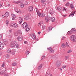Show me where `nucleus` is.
<instances>
[{
	"label": "nucleus",
	"mask_w": 76,
	"mask_h": 76,
	"mask_svg": "<svg viewBox=\"0 0 76 76\" xmlns=\"http://www.w3.org/2000/svg\"><path fill=\"white\" fill-rule=\"evenodd\" d=\"M22 28L23 29H26L25 31L26 32L29 31L30 30V28L29 27L28 25L26 23L24 22L22 25Z\"/></svg>",
	"instance_id": "1"
},
{
	"label": "nucleus",
	"mask_w": 76,
	"mask_h": 76,
	"mask_svg": "<svg viewBox=\"0 0 76 76\" xmlns=\"http://www.w3.org/2000/svg\"><path fill=\"white\" fill-rule=\"evenodd\" d=\"M6 68L5 70H4L0 72V74L1 76L3 75L4 76H8V73L6 72Z\"/></svg>",
	"instance_id": "2"
},
{
	"label": "nucleus",
	"mask_w": 76,
	"mask_h": 76,
	"mask_svg": "<svg viewBox=\"0 0 76 76\" xmlns=\"http://www.w3.org/2000/svg\"><path fill=\"white\" fill-rule=\"evenodd\" d=\"M70 39L73 42H76V38L75 36L74 35H72L70 37Z\"/></svg>",
	"instance_id": "3"
},
{
	"label": "nucleus",
	"mask_w": 76,
	"mask_h": 76,
	"mask_svg": "<svg viewBox=\"0 0 76 76\" xmlns=\"http://www.w3.org/2000/svg\"><path fill=\"white\" fill-rule=\"evenodd\" d=\"M72 33H76V30L75 28H72L70 31H69L68 32V34H72Z\"/></svg>",
	"instance_id": "4"
},
{
	"label": "nucleus",
	"mask_w": 76,
	"mask_h": 76,
	"mask_svg": "<svg viewBox=\"0 0 76 76\" xmlns=\"http://www.w3.org/2000/svg\"><path fill=\"white\" fill-rule=\"evenodd\" d=\"M56 66L58 67H60L61 66V62L60 61H57L56 63Z\"/></svg>",
	"instance_id": "5"
},
{
	"label": "nucleus",
	"mask_w": 76,
	"mask_h": 76,
	"mask_svg": "<svg viewBox=\"0 0 76 76\" xmlns=\"http://www.w3.org/2000/svg\"><path fill=\"white\" fill-rule=\"evenodd\" d=\"M11 25L12 27L14 28H18V25L15 23H11Z\"/></svg>",
	"instance_id": "6"
},
{
	"label": "nucleus",
	"mask_w": 76,
	"mask_h": 76,
	"mask_svg": "<svg viewBox=\"0 0 76 76\" xmlns=\"http://www.w3.org/2000/svg\"><path fill=\"white\" fill-rule=\"evenodd\" d=\"M18 40L19 41H22L23 40V37L22 36H19L18 37Z\"/></svg>",
	"instance_id": "7"
},
{
	"label": "nucleus",
	"mask_w": 76,
	"mask_h": 76,
	"mask_svg": "<svg viewBox=\"0 0 76 76\" xmlns=\"http://www.w3.org/2000/svg\"><path fill=\"white\" fill-rule=\"evenodd\" d=\"M45 19L47 22H48V21L49 20H50V16H48L45 17Z\"/></svg>",
	"instance_id": "8"
},
{
	"label": "nucleus",
	"mask_w": 76,
	"mask_h": 76,
	"mask_svg": "<svg viewBox=\"0 0 76 76\" xmlns=\"http://www.w3.org/2000/svg\"><path fill=\"white\" fill-rule=\"evenodd\" d=\"M28 9L29 12H31L33 10V7L31 6L29 7H28Z\"/></svg>",
	"instance_id": "9"
},
{
	"label": "nucleus",
	"mask_w": 76,
	"mask_h": 76,
	"mask_svg": "<svg viewBox=\"0 0 76 76\" xmlns=\"http://www.w3.org/2000/svg\"><path fill=\"white\" fill-rule=\"evenodd\" d=\"M31 36L32 38L33 39L35 40L36 39V36L33 33H32L31 34Z\"/></svg>",
	"instance_id": "10"
},
{
	"label": "nucleus",
	"mask_w": 76,
	"mask_h": 76,
	"mask_svg": "<svg viewBox=\"0 0 76 76\" xmlns=\"http://www.w3.org/2000/svg\"><path fill=\"white\" fill-rule=\"evenodd\" d=\"M50 20L51 22H55L56 21L55 18L53 17H50Z\"/></svg>",
	"instance_id": "11"
},
{
	"label": "nucleus",
	"mask_w": 76,
	"mask_h": 76,
	"mask_svg": "<svg viewBox=\"0 0 76 76\" xmlns=\"http://www.w3.org/2000/svg\"><path fill=\"white\" fill-rule=\"evenodd\" d=\"M15 52H16V50L13 49L11 51L10 53L11 54H12V55H14L15 54Z\"/></svg>",
	"instance_id": "12"
},
{
	"label": "nucleus",
	"mask_w": 76,
	"mask_h": 76,
	"mask_svg": "<svg viewBox=\"0 0 76 76\" xmlns=\"http://www.w3.org/2000/svg\"><path fill=\"white\" fill-rule=\"evenodd\" d=\"M4 47L3 44L1 42H0V50H2Z\"/></svg>",
	"instance_id": "13"
},
{
	"label": "nucleus",
	"mask_w": 76,
	"mask_h": 76,
	"mask_svg": "<svg viewBox=\"0 0 76 76\" xmlns=\"http://www.w3.org/2000/svg\"><path fill=\"white\" fill-rule=\"evenodd\" d=\"M14 3H15L16 4H19V3H21V1L20 0L16 1H13Z\"/></svg>",
	"instance_id": "14"
},
{
	"label": "nucleus",
	"mask_w": 76,
	"mask_h": 76,
	"mask_svg": "<svg viewBox=\"0 0 76 76\" xmlns=\"http://www.w3.org/2000/svg\"><path fill=\"white\" fill-rule=\"evenodd\" d=\"M57 8L58 9V10H59L60 12H62V8L61 7H57Z\"/></svg>",
	"instance_id": "15"
},
{
	"label": "nucleus",
	"mask_w": 76,
	"mask_h": 76,
	"mask_svg": "<svg viewBox=\"0 0 76 76\" xmlns=\"http://www.w3.org/2000/svg\"><path fill=\"white\" fill-rule=\"evenodd\" d=\"M54 10H51L50 11V13L52 15H53V14H54Z\"/></svg>",
	"instance_id": "16"
},
{
	"label": "nucleus",
	"mask_w": 76,
	"mask_h": 76,
	"mask_svg": "<svg viewBox=\"0 0 76 76\" xmlns=\"http://www.w3.org/2000/svg\"><path fill=\"white\" fill-rule=\"evenodd\" d=\"M52 29H53V28H52V27L49 26L48 29V32H50V30H52Z\"/></svg>",
	"instance_id": "17"
},
{
	"label": "nucleus",
	"mask_w": 76,
	"mask_h": 76,
	"mask_svg": "<svg viewBox=\"0 0 76 76\" xmlns=\"http://www.w3.org/2000/svg\"><path fill=\"white\" fill-rule=\"evenodd\" d=\"M42 67V64L40 65L38 67V70H41Z\"/></svg>",
	"instance_id": "18"
},
{
	"label": "nucleus",
	"mask_w": 76,
	"mask_h": 76,
	"mask_svg": "<svg viewBox=\"0 0 76 76\" xmlns=\"http://www.w3.org/2000/svg\"><path fill=\"white\" fill-rule=\"evenodd\" d=\"M10 46L11 47L13 48L15 47V45L12 43V42L10 45Z\"/></svg>",
	"instance_id": "19"
},
{
	"label": "nucleus",
	"mask_w": 76,
	"mask_h": 76,
	"mask_svg": "<svg viewBox=\"0 0 76 76\" xmlns=\"http://www.w3.org/2000/svg\"><path fill=\"white\" fill-rule=\"evenodd\" d=\"M9 13L8 12H6L5 14V16H6V17H8L9 16Z\"/></svg>",
	"instance_id": "20"
},
{
	"label": "nucleus",
	"mask_w": 76,
	"mask_h": 76,
	"mask_svg": "<svg viewBox=\"0 0 76 76\" xmlns=\"http://www.w3.org/2000/svg\"><path fill=\"white\" fill-rule=\"evenodd\" d=\"M24 18L26 20H28V16L27 15H25L24 17Z\"/></svg>",
	"instance_id": "21"
},
{
	"label": "nucleus",
	"mask_w": 76,
	"mask_h": 76,
	"mask_svg": "<svg viewBox=\"0 0 76 76\" xmlns=\"http://www.w3.org/2000/svg\"><path fill=\"white\" fill-rule=\"evenodd\" d=\"M24 4H23V3H20V6L21 7L23 8L24 7Z\"/></svg>",
	"instance_id": "22"
},
{
	"label": "nucleus",
	"mask_w": 76,
	"mask_h": 76,
	"mask_svg": "<svg viewBox=\"0 0 76 76\" xmlns=\"http://www.w3.org/2000/svg\"><path fill=\"white\" fill-rule=\"evenodd\" d=\"M36 12H37V15H38V16H41V13H40L39 12H38V11H37V9H36Z\"/></svg>",
	"instance_id": "23"
},
{
	"label": "nucleus",
	"mask_w": 76,
	"mask_h": 76,
	"mask_svg": "<svg viewBox=\"0 0 76 76\" xmlns=\"http://www.w3.org/2000/svg\"><path fill=\"white\" fill-rule=\"evenodd\" d=\"M65 58L66 60H67V59H69V56H65Z\"/></svg>",
	"instance_id": "24"
},
{
	"label": "nucleus",
	"mask_w": 76,
	"mask_h": 76,
	"mask_svg": "<svg viewBox=\"0 0 76 76\" xmlns=\"http://www.w3.org/2000/svg\"><path fill=\"white\" fill-rule=\"evenodd\" d=\"M6 57L7 58H9L10 57V55L9 54H7L6 55Z\"/></svg>",
	"instance_id": "25"
},
{
	"label": "nucleus",
	"mask_w": 76,
	"mask_h": 76,
	"mask_svg": "<svg viewBox=\"0 0 76 76\" xmlns=\"http://www.w3.org/2000/svg\"><path fill=\"white\" fill-rule=\"evenodd\" d=\"M16 63H14L12 64V66H16Z\"/></svg>",
	"instance_id": "26"
},
{
	"label": "nucleus",
	"mask_w": 76,
	"mask_h": 76,
	"mask_svg": "<svg viewBox=\"0 0 76 76\" xmlns=\"http://www.w3.org/2000/svg\"><path fill=\"white\" fill-rule=\"evenodd\" d=\"M48 51H50L52 50V48L51 47H49L48 48Z\"/></svg>",
	"instance_id": "27"
},
{
	"label": "nucleus",
	"mask_w": 76,
	"mask_h": 76,
	"mask_svg": "<svg viewBox=\"0 0 76 76\" xmlns=\"http://www.w3.org/2000/svg\"><path fill=\"white\" fill-rule=\"evenodd\" d=\"M12 51H11V49H8L7 50V53H10Z\"/></svg>",
	"instance_id": "28"
},
{
	"label": "nucleus",
	"mask_w": 76,
	"mask_h": 76,
	"mask_svg": "<svg viewBox=\"0 0 76 76\" xmlns=\"http://www.w3.org/2000/svg\"><path fill=\"white\" fill-rule=\"evenodd\" d=\"M61 46L62 48H65V47H66V46H65V44H62Z\"/></svg>",
	"instance_id": "29"
},
{
	"label": "nucleus",
	"mask_w": 76,
	"mask_h": 76,
	"mask_svg": "<svg viewBox=\"0 0 76 76\" xmlns=\"http://www.w3.org/2000/svg\"><path fill=\"white\" fill-rule=\"evenodd\" d=\"M12 16V17H13V18H15V17H16V15H15L13 14H12L11 15Z\"/></svg>",
	"instance_id": "30"
},
{
	"label": "nucleus",
	"mask_w": 76,
	"mask_h": 76,
	"mask_svg": "<svg viewBox=\"0 0 76 76\" xmlns=\"http://www.w3.org/2000/svg\"><path fill=\"white\" fill-rule=\"evenodd\" d=\"M14 35L15 36H18V33L16 32L14 34Z\"/></svg>",
	"instance_id": "31"
},
{
	"label": "nucleus",
	"mask_w": 76,
	"mask_h": 76,
	"mask_svg": "<svg viewBox=\"0 0 76 76\" xmlns=\"http://www.w3.org/2000/svg\"><path fill=\"white\" fill-rule=\"evenodd\" d=\"M16 48H18L19 47V46L18 44H17L15 45Z\"/></svg>",
	"instance_id": "32"
},
{
	"label": "nucleus",
	"mask_w": 76,
	"mask_h": 76,
	"mask_svg": "<svg viewBox=\"0 0 76 76\" xmlns=\"http://www.w3.org/2000/svg\"><path fill=\"white\" fill-rule=\"evenodd\" d=\"M54 50L52 49L50 51V53H54Z\"/></svg>",
	"instance_id": "33"
},
{
	"label": "nucleus",
	"mask_w": 76,
	"mask_h": 76,
	"mask_svg": "<svg viewBox=\"0 0 76 76\" xmlns=\"http://www.w3.org/2000/svg\"><path fill=\"white\" fill-rule=\"evenodd\" d=\"M12 43H13L14 44H15L16 45V44H17V43H16V42L15 41H12Z\"/></svg>",
	"instance_id": "34"
},
{
	"label": "nucleus",
	"mask_w": 76,
	"mask_h": 76,
	"mask_svg": "<svg viewBox=\"0 0 76 76\" xmlns=\"http://www.w3.org/2000/svg\"><path fill=\"white\" fill-rule=\"evenodd\" d=\"M29 51L28 50H27L26 52V54H28L29 53Z\"/></svg>",
	"instance_id": "35"
},
{
	"label": "nucleus",
	"mask_w": 76,
	"mask_h": 76,
	"mask_svg": "<svg viewBox=\"0 0 76 76\" xmlns=\"http://www.w3.org/2000/svg\"><path fill=\"white\" fill-rule=\"evenodd\" d=\"M23 22V19H22L21 20H20L19 22V23L20 24H21V23H22V22Z\"/></svg>",
	"instance_id": "36"
},
{
	"label": "nucleus",
	"mask_w": 76,
	"mask_h": 76,
	"mask_svg": "<svg viewBox=\"0 0 76 76\" xmlns=\"http://www.w3.org/2000/svg\"><path fill=\"white\" fill-rule=\"evenodd\" d=\"M42 28L43 29H44L45 28V26L44 25H43L42 26Z\"/></svg>",
	"instance_id": "37"
},
{
	"label": "nucleus",
	"mask_w": 76,
	"mask_h": 76,
	"mask_svg": "<svg viewBox=\"0 0 76 76\" xmlns=\"http://www.w3.org/2000/svg\"><path fill=\"white\" fill-rule=\"evenodd\" d=\"M4 44L5 45H6L7 44V41H5L4 42Z\"/></svg>",
	"instance_id": "38"
},
{
	"label": "nucleus",
	"mask_w": 76,
	"mask_h": 76,
	"mask_svg": "<svg viewBox=\"0 0 76 76\" xmlns=\"http://www.w3.org/2000/svg\"><path fill=\"white\" fill-rule=\"evenodd\" d=\"M74 16V15H73V14L72 13H71V14L70 15H69V17H70V16Z\"/></svg>",
	"instance_id": "39"
},
{
	"label": "nucleus",
	"mask_w": 76,
	"mask_h": 76,
	"mask_svg": "<svg viewBox=\"0 0 76 76\" xmlns=\"http://www.w3.org/2000/svg\"><path fill=\"white\" fill-rule=\"evenodd\" d=\"M70 7H71V9H73V8H74L73 5V4L71 5Z\"/></svg>",
	"instance_id": "40"
},
{
	"label": "nucleus",
	"mask_w": 76,
	"mask_h": 76,
	"mask_svg": "<svg viewBox=\"0 0 76 76\" xmlns=\"http://www.w3.org/2000/svg\"><path fill=\"white\" fill-rule=\"evenodd\" d=\"M66 6H69V2H67V3L66 4Z\"/></svg>",
	"instance_id": "41"
},
{
	"label": "nucleus",
	"mask_w": 76,
	"mask_h": 76,
	"mask_svg": "<svg viewBox=\"0 0 76 76\" xmlns=\"http://www.w3.org/2000/svg\"><path fill=\"white\" fill-rule=\"evenodd\" d=\"M6 25H7V26H8L9 25V21H6Z\"/></svg>",
	"instance_id": "42"
},
{
	"label": "nucleus",
	"mask_w": 76,
	"mask_h": 76,
	"mask_svg": "<svg viewBox=\"0 0 76 76\" xmlns=\"http://www.w3.org/2000/svg\"><path fill=\"white\" fill-rule=\"evenodd\" d=\"M45 56H42V57H41V60H42V59H43V58H45Z\"/></svg>",
	"instance_id": "43"
},
{
	"label": "nucleus",
	"mask_w": 76,
	"mask_h": 76,
	"mask_svg": "<svg viewBox=\"0 0 76 76\" xmlns=\"http://www.w3.org/2000/svg\"><path fill=\"white\" fill-rule=\"evenodd\" d=\"M45 2V0H41V2L42 3H44V2Z\"/></svg>",
	"instance_id": "44"
},
{
	"label": "nucleus",
	"mask_w": 76,
	"mask_h": 76,
	"mask_svg": "<svg viewBox=\"0 0 76 76\" xmlns=\"http://www.w3.org/2000/svg\"><path fill=\"white\" fill-rule=\"evenodd\" d=\"M3 64H2L1 65V67H4V63L3 62Z\"/></svg>",
	"instance_id": "45"
},
{
	"label": "nucleus",
	"mask_w": 76,
	"mask_h": 76,
	"mask_svg": "<svg viewBox=\"0 0 76 76\" xmlns=\"http://www.w3.org/2000/svg\"><path fill=\"white\" fill-rule=\"evenodd\" d=\"M46 5L45 3H44L42 4V6H45Z\"/></svg>",
	"instance_id": "46"
},
{
	"label": "nucleus",
	"mask_w": 76,
	"mask_h": 76,
	"mask_svg": "<svg viewBox=\"0 0 76 76\" xmlns=\"http://www.w3.org/2000/svg\"><path fill=\"white\" fill-rule=\"evenodd\" d=\"M66 65H64L62 66V68L63 69H64V68H66Z\"/></svg>",
	"instance_id": "47"
},
{
	"label": "nucleus",
	"mask_w": 76,
	"mask_h": 76,
	"mask_svg": "<svg viewBox=\"0 0 76 76\" xmlns=\"http://www.w3.org/2000/svg\"><path fill=\"white\" fill-rule=\"evenodd\" d=\"M14 10H15V11H16V10H18V9L17 7H15L14 8Z\"/></svg>",
	"instance_id": "48"
},
{
	"label": "nucleus",
	"mask_w": 76,
	"mask_h": 76,
	"mask_svg": "<svg viewBox=\"0 0 76 76\" xmlns=\"http://www.w3.org/2000/svg\"><path fill=\"white\" fill-rule=\"evenodd\" d=\"M72 50H69L67 52L68 53H71Z\"/></svg>",
	"instance_id": "49"
},
{
	"label": "nucleus",
	"mask_w": 76,
	"mask_h": 76,
	"mask_svg": "<svg viewBox=\"0 0 76 76\" xmlns=\"http://www.w3.org/2000/svg\"><path fill=\"white\" fill-rule=\"evenodd\" d=\"M25 4H26V5H28V2L27 1H26L25 3Z\"/></svg>",
	"instance_id": "50"
},
{
	"label": "nucleus",
	"mask_w": 76,
	"mask_h": 76,
	"mask_svg": "<svg viewBox=\"0 0 76 76\" xmlns=\"http://www.w3.org/2000/svg\"><path fill=\"white\" fill-rule=\"evenodd\" d=\"M18 32L19 34H20L22 32V31H21V30H18Z\"/></svg>",
	"instance_id": "51"
},
{
	"label": "nucleus",
	"mask_w": 76,
	"mask_h": 76,
	"mask_svg": "<svg viewBox=\"0 0 76 76\" xmlns=\"http://www.w3.org/2000/svg\"><path fill=\"white\" fill-rule=\"evenodd\" d=\"M19 20H22V19H22L21 17H19Z\"/></svg>",
	"instance_id": "52"
},
{
	"label": "nucleus",
	"mask_w": 76,
	"mask_h": 76,
	"mask_svg": "<svg viewBox=\"0 0 76 76\" xmlns=\"http://www.w3.org/2000/svg\"><path fill=\"white\" fill-rule=\"evenodd\" d=\"M41 16L42 18H44V17L45 16V15H43V14H42V15H41Z\"/></svg>",
	"instance_id": "53"
},
{
	"label": "nucleus",
	"mask_w": 76,
	"mask_h": 76,
	"mask_svg": "<svg viewBox=\"0 0 76 76\" xmlns=\"http://www.w3.org/2000/svg\"><path fill=\"white\" fill-rule=\"evenodd\" d=\"M65 39V37H62L61 40H63L64 39Z\"/></svg>",
	"instance_id": "54"
},
{
	"label": "nucleus",
	"mask_w": 76,
	"mask_h": 76,
	"mask_svg": "<svg viewBox=\"0 0 76 76\" xmlns=\"http://www.w3.org/2000/svg\"><path fill=\"white\" fill-rule=\"evenodd\" d=\"M15 12H17V13H19V11H18V10H16Z\"/></svg>",
	"instance_id": "55"
},
{
	"label": "nucleus",
	"mask_w": 76,
	"mask_h": 76,
	"mask_svg": "<svg viewBox=\"0 0 76 76\" xmlns=\"http://www.w3.org/2000/svg\"><path fill=\"white\" fill-rule=\"evenodd\" d=\"M2 38V35H0V39H1Z\"/></svg>",
	"instance_id": "56"
},
{
	"label": "nucleus",
	"mask_w": 76,
	"mask_h": 76,
	"mask_svg": "<svg viewBox=\"0 0 76 76\" xmlns=\"http://www.w3.org/2000/svg\"><path fill=\"white\" fill-rule=\"evenodd\" d=\"M38 26H39V27H40V26H41V23H39L38 24Z\"/></svg>",
	"instance_id": "57"
},
{
	"label": "nucleus",
	"mask_w": 76,
	"mask_h": 76,
	"mask_svg": "<svg viewBox=\"0 0 76 76\" xmlns=\"http://www.w3.org/2000/svg\"><path fill=\"white\" fill-rule=\"evenodd\" d=\"M9 32L10 33H12V30H9Z\"/></svg>",
	"instance_id": "58"
},
{
	"label": "nucleus",
	"mask_w": 76,
	"mask_h": 76,
	"mask_svg": "<svg viewBox=\"0 0 76 76\" xmlns=\"http://www.w3.org/2000/svg\"><path fill=\"white\" fill-rule=\"evenodd\" d=\"M76 12V11H74L73 13H72L73 14V15H75V13Z\"/></svg>",
	"instance_id": "59"
},
{
	"label": "nucleus",
	"mask_w": 76,
	"mask_h": 76,
	"mask_svg": "<svg viewBox=\"0 0 76 76\" xmlns=\"http://www.w3.org/2000/svg\"><path fill=\"white\" fill-rule=\"evenodd\" d=\"M9 38H12V35L10 34L9 35Z\"/></svg>",
	"instance_id": "60"
},
{
	"label": "nucleus",
	"mask_w": 76,
	"mask_h": 76,
	"mask_svg": "<svg viewBox=\"0 0 76 76\" xmlns=\"http://www.w3.org/2000/svg\"><path fill=\"white\" fill-rule=\"evenodd\" d=\"M2 18H4V17H6V16H5V15H3L2 16Z\"/></svg>",
	"instance_id": "61"
},
{
	"label": "nucleus",
	"mask_w": 76,
	"mask_h": 76,
	"mask_svg": "<svg viewBox=\"0 0 76 76\" xmlns=\"http://www.w3.org/2000/svg\"><path fill=\"white\" fill-rule=\"evenodd\" d=\"M66 46H69V45L68 44V42H66Z\"/></svg>",
	"instance_id": "62"
},
{
	"label": "nucleus",
	"mask_w": 76,
	"mask_h": 76,
	"mask_svg": "<svg viewBox=\"0 0 76 76\" xmlns=\"http://www.w3.org/2000/svg\"><path fill=\"white\" fill-rule=\"evenodd\" d=\"M49 74H49V73H47V72L46 73V75H49Z\"/></svg>",
	"instance_id": "63"
},
{
	"label": "nucleus",
	"mask_w": 76,
	"mask_h": 76,
	"mask_svg": "<svg viewBox=\"0 0 76 76\" xmlns=\"http://www.w3.org/2000/svg\"><path fill=\"white\" fill-rule=\"evenodd\" d=\"M64 11H65V12H66V9L64 8Z\"/></svg>",
	"instance_id": "64"
}]
</instances>
